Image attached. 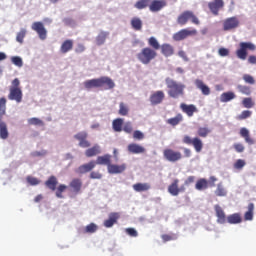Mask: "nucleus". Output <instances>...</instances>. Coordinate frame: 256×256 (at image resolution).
Listing matches in <instances>:
<instances>
[{
    "mask_svg": "<svg viewBox=\"0 0 256 256\" xmlns=\"http://www.w3.org/2000/svg\"><path fill=\"white\" fill-rule=\"evenodd\" d=\"M166 88H168V96L172 99H179L184 96L185 85L181 82H176L170 77L165 78Z\"/></svg>",
    "mask_w": 256,
    "mask_h": 256,
    "instance_id": "f03ea898",
    "label": "nucleus"
},
{
    "mask_svg": "<svg viewBox=\"0 0 256 256\" xmlns=\"http://www.w3.org/2000/svg\"><path fill=\"white\" fill-rule=\"evenodd\" d=\"M247 51H256V45L252 42H240L239 49L236 50V55L241 61L247 58Z\"/></svg>",
    "mask_w": 256,
    "mask_h": 256,
    "instance_id": "423d86ee",
    "label": "nucleus"
},
{
    "mask_svg": "<svg viewBox=\"0 0 256 256\" xmlns=\"http://www.w3.org/2000/svg\"><path fill=\"white\" fill-rule=\"evenodd\" d=\"M183 143L186 145H192L196 153H200L204 147L203 141H201L199 137L191 139L190 136H184Z\"/></svg>",
    "mask_w": 256,
    "mask_h": 256,
    "instance_id": "6e6552de",
    "label": "nucleus"
},
{
    "mask_svg": "<svg viewBox=\"0 0 256 256\" xmlns=\"http://www.w3.org/2000/svg\"><path fill=\"white\" fill-rule=\"evenodd\" d=\"M246 162L243 159H238L236 163H234L233 167L237 170H242L245 167Z\"/></svg>",
    "mask_w": 256,
    "mask_h": 256,
    "instance_id": "e2e57ef3",
    "label": "nucleus"
},
{
    "mask_svg": "<svg viewBox=\"0 0 256 256\" xmlns=\"http://www.w3.org/2000/svg\"><path fill=\"white\" fill-rule=\"evenodd\" d=\"M226 221H228V223L231 225L241 224L242 217L238 213H234V214L228 216V218H226Z\"/></svg>",
    "mask_w": 256,
    "mask_h": 256,
    "instance_id": "f704fd0d",
    "label": "nucleus"
},
{
    "mask_svg": "<svg viewBox=\"0 0 256 256\" xmlns=\"http://www.w3.org/2000/svg\"><path fill=\"white\" fill-rule=\"evenodd\" d=\"M163 157L169 162L175 163L182 159V154L181 152L175 151L174 149H164Z\"/></svg>",
    "mask_w": 256,
    "mask_h": 256,
    "instance_id": "1a4fd4ad",
    "label": "nucleus"
},
{
    "mask_svg": "<svg viewBox=\"0 0 256 256\" xmlns=\"http://www.w3.org/2000/svg\"><path fill=\"white\" fill-rule=\"evenodd\" d=\"M95 165L107 166L108 168L112 165V156L109 154H106L104 156H98V158H96Z\"/></svg>",
    "mask_w": 256,
    "mask_h": 256,
    "instance_id": "4be33fe9",
    "label": "nucleus"
},
{
    "mask_svg": "<svg viewBox=\"0 0 256 256\" xmlns=\"http://www.w3.org/2000/svg\"><path fill=\"white\" fill-rule=\"evenodd\" d=\"M125 233L133 238L138 237V232L135 228H125Z\"/></svg>",
    "mask_w": 256,
    "mask_h": 256,
    "instance_id": "680f3d73",
    "label": "nucleus"
},
{
    "mask_svg": "<svg viewBox=\"0 0 256 256\" xmlns=\"http://www.w3.org/2000/svg\"><path fill=\"white\" fill-rule=\"evenodd\" d=\"M218 54L221 57H227L229 55V50L226 48H221L220 50H218Z\"/></svg>",
    "mask_w": 256,
    "mask_h": 256,
    "instance_id": "774afa93",
    "label": "nucleus"
},
{
    "mask_svg": "<svg viewBox=\"0 0 256 256\" xmlns=\"http://www.w3.org/2000/svg\"><path fill=\"white\" fill-rule=\"evenodd\" d=\"M67 186L65 185V184H60L56 189H55V191H56V197L58 198V199H62L63 198V196H62V193L63 192H65L66 190H67Z\"/></svg>",
    "mask_w": 256,
    "mask_h": 256,
    "instance_id": "de8ad7c7",
    "label": "nucleus"
},
{
    "mask_svg": "<svg viewBox=\"0 0 256 256\" xmlns=\"http://www.w3.org/2000/svg\"><path fill=\"white\" fill-rule=\"evenodd\" d=\"M145 138L142 131L136 130L133 132V139L134 140H143Z\"/></svg>",
    "mask_w": 256,
    "mask_h": 256,
    "instance_id": "0e129e2a",
    "label": "nucleus"
},
{
    "mask_svg": "<svg viewBox=\"0 0 256 256\" xmlns=\"http://www.w3.org/2000/svg\"><path fill=\"white\" fill-rule=\"evenodd\" d=\"M208 8L210 10V13H212L214 16H218L219 12L225 8V1L213 0L211 2H208Z\"/></svg>",
    "mask_w": 256,
    "mask_h": 256,
    "instance_id": "f8f14e48",
    "label": "nucleus"
},
{
    "mask_svg": "<svg viewBox=\"0 0 256 256\" xmlns=\"http://www.w3.org/2000/svg\"><path fill=\"white\" fill-rule=\"evenodd\" d=\"M100 153H101L100 146L98 144H95L92 148L85 151V156L87 158H92L97 156Z\"/></svg>",
    "mask_w": 256,
    "mask_h": 256,
    "instance_id": "7c9ffc66",
    "label": "nucleus"
},
{
    "mask_svg": "<svg viewBox=\"0 0 256 256\" xmlns=\"http://www.w3.org/2000/svg\"><path fill=\"white\" fill-rule=\"evenodd\" d=\"M8 136L7 124L0 118V138L2 140H7Z\"/></svg>",
    "mask_w": 256,
    "mask_h": 256,
    "instance_id": "72a5a7b5",
    "label": "nucleus"
},
{
    "mask_svg": "<svg viewBox=\"0 0 256 256\" xmlns=\"http://www.w3.org/2000/svg\"><path fill=\"white\" fill-rule=\"evenodd\" d=\"M148 45L149 47H152L151 49H153L154 51H157L161 48L157 38H155L154 36L148 39Z\"/></svg>",
    "mask_w": 256,
    "mask_h": 256,
    "instance_id": "79ce46f5",
    "label": "nucleus"
},
{
    "mask_svg": "<svg viewBox=\"0 0 256 256\" xmlns=\"http://www.w3.org/2000/svg\"><path fill=\"white\" fill-rule=\"evenodd\" d=\"M239 20L237 18V16H232L229 18H226L223 21V31L228 32V31H232L235 30L236 28L239 27Z\"/></svg>",
    "mask_w": 256,
    "mask_h": 256,
    "instance_id": "9d476101",
    "label": "nucleus"
},
{
    "mask_svg": "<svg viewBox=\"0 0 256 256\" xmlns=\"http://www.w3.org/2000/svg\"><path fill=\"white\" fill-rule=\"evenodd\" d=\"M215 195L217 197H226L227 196V190L226 188L223 186L222 182L217 184V188L215 190Z\"/></svg>",
    "mask_w": 256,
    "mask_h": 256,
    "instance_id": "e433bc0d",
    "label": "nucleus"
},
{
    "mask_svg": "<svg viewBox=\"0 0 256 256\" xmlns=\"http://www.w3.org/2000/svg\"><path fill=\"white\" fill-rule=\"evenodd\" d=\"M195 87L198 88L199 90H201V93L204 96H208L209 94H211V89H209V87L203 82V80L200 79H196L194 81Z\"/></svg>",
    "mask_w": 256,
    "mask_h": 256,
    "instance_id": "5701e85b",
    "label": "nucleus"
},
{
    "mask_svg": "<svg viewBox=\"0 0 256 256\" xmlns=\"http://www.w3.org/2000/svg\"><path fill=\"white\" fill-rule=\"evenodd\" d=\"M27 35V30L25 29H20V31L17 33L16 35V41L19 43V44H23L24 42V38L25 36Z\"/></svg>",
    "mask_w": 256,
    "mask_h": 256,
    "instance_id": "09e8293b",
    "label": "nucleus"
},
{
    "mask_svg": "<svg viewBox=\"0 0 256 256\" xmlns=\"http://www.w3.org/2000/svg\"><path fill=\"white\" fill-rule=\"evenodd\" d=\"M131 27L134 31H142L143 22L139 17H133L131 19Z\"/></svg>",
    "mask_w": 256,
    "mask_h": 256,
    "instance_id": "2f4dec72",
    "label": "nucleus"
},
{
    "mask_svg": "<svg viewBox=\"0 0 256 256\" xmlns=\"http://www.w3.org/2000/svg\"><path fill=\"white\" fill-rule=\"evenodd\" d=\"M179 183H180V180L179 179H175L169 186H168V192L176 197V196H179V194L181 192H184L185 188L184 187H180L179 188Z\"/></svg>",
    "mask_w": 256,
    "mask_h": 256,
    "instance_id": "2eb2a0df",
    "label": "nucleus"
},
{
    "mask_svg": "<svg viewBox=\"0 0 256 256\" xmlns=\"http://www.w3.org/2000/svg\"><path fill=\"white\" fill-rule=\"evenodd\" d=\"M167 6V2L165 0H153L149 3V10L150 12H159L164 7Z\"/></svg>",
    "mask_w": 256,
    "mask_h": 256,
    "instance_id": "dca6fc26",
    "label": "nucleus"
},
{
    "mask_svg": "<svg viewBox=\"0 0 256 256\" xmlns=\"http://www.w3.org/2000/svg\"><path fill=\"white\" fill-rule=\"evenodd\" d=\"M151 0H139L134 4V8L138 10H144L147 7H150Z\"/></svg>",
    "mask_w": 256,
    "mask_h": 256,
    "instance_id": "ea45409f",
    "label": "nucleus"
},
{
    "mask_svg": "<svg viewBox=\"0 0 256 256\" xmlns=\"http://www.w3.org/2000/svg\"><path fill=\"white\" fill-rule=\"evenodd\" d=\"M74 139L80 141L86 140L88 139V133H86L85 131L83 132H79L76 135H74Z\"/></svg>",
    "mask_w": 256,
    "mask_h": 256,
    "instance_id": "13d9d810",
    "label": "nucleus"
},
{
    "mask_svg": "<svg viewBox=\"0 0 256 256\" xmlns=\"http://www.w3.org/2000/svg\"><path fill=\"white\" fill-rule=\"evenodd\" d=\"M74 47V42L73 40H65L64 42H62L60 51L63 54L69 53L71 50H73Z\"/></svg>",
    "mask_w": 256,
    "mask_h": 256,
    "instance_id": "cd10ccee",
    "label": "nucleus"
},
{
    "mask_svg": "<svg viewBox=\"0 0 256 256\" xmlns=\"http://www.w3.org/2000/svg\"><path fill=\"white\" fill-rule=\"evenodd\" d=\"M26 181L28 184H30L31 186H37L40 184V181L38 180V178L33 177V176H27L26 177Z\"/></svg>",
    "mask_w": 256,
    "mask_h": 256,
    "instance_id": "4d7b16f0",
    "label": "nucleus"
},
{
    "mask_svg": "<svg viewBox=\"0 0 256 256\" xmlns=\"http://www.w3.org/2000/svg\"><path fill=\"white\" fill-rule=\"evenodd\" d=\"M158 56L156 50H153L150 47H145L137 54V59L142 65H149L154 61Z\"/></svg>",
    "mask_w": 256,
    "mask_h": 256,
    "instance_id": "7ed1b4c3",
    "label": "nucleus"
},
{
    "mask_svg": "<svg viewBox=\"0 0 256 256\" xmlns=\"http://www.w3.org/2000/svg\"><path fill=\"white\" fill-rule=\"evenodd\" d=\"M197 30L196 29H183V30H179L177 33L174 34V36H172V39H174V41H184L185 39H187L189 36H195L197 35Z\"/></svg>",
    "mask_w": 256,
    "mask_h": 256,
    "instance_id": "9b49d317",
    "label": "nucleus"
},
{
    "mask_svg": "<svg viewBox=\"0 0 256 256\" xmlns=\"http://www.w3.org/2000/svg\"><path fill=\"white\" fill-rule=\"evenodd\" d=\"M69 187L72 188L73 192L79 193L82 189V180L79 178H73L69 184Z\"/></svg>",
    "mask_w": 256,
    "mask_h": 256,
    "instance_id": "c85d7f7f",
    "label": "nucleus"
},
{
    "mask_svg": "<svg viewBox=\"0 0 256 256\" xmlns=\"http://www.w3.org/2000/svg\"><path fill=\"white\" fill-rule=\"evenodd\" d=\"M233 148L237 153H243L245 150V147L242 143H234Z\"/></svg>",
    "mask_w": 256,
    "mask_h": 256,
    "instance_id": "69168bd1",
    "label": "nucleus"
},
{
    "mask_svg": "<svg viewBox=\"0 0 256 256\" xmlns=\"http://www.w3.org/2000/svg\"><path fill=\"white\" fill-rule=\"evenodd\" d=\"M84 87L86 90H91L93 88H104V90H111L115 87V83L111 78L102 76L100 78L86 80L84 82Z\"/></svg>",
    "mask_w": 256,
    "mask_h": 256,
    "instance_id": "f257e3e1",
    "label": "nucleus"
},
{
    "mask_svg": "<svg viewBox=\"0 0 256 256\" xmlns=\"http://www.w3.org/2000/svg\"><path fill=\"white\" fill-rule=\"evenodd\" d=\"M180 109L183 111V113H185L188 117H192L195 113L198 112V109L195 105L193 104H186V103H182L180 104Z\"/></svg>",
    "mask_w": 256,
    "mask_h": 256,
    "instance_id": "412c9836",
    "label": "nucleus"
},
{
    "mask_svg": "<svg viewBox=\"0 0 256 256\" xmlns=\"http://www.w3.org/2000/svg\"><path fill=\"white\" fill-rule=\"evenodd\" d=\"M59 182L56 176H50L45 182V186L52 192L57 189Z\"/></svg>",
    "mask_w": 256,
    "mask_h": 256,
    "instance_id": "393cba45",
    "label": "nucleus"
},
{
    "mask_svg": "<svg viewBox=\"0 0 256 256\" xmlns=\"http://www.w3.org/2000/svg\"><path fill=\"white\" fill-rule=\"evenodd\" d=\"M31 28L38 34L41 41H45L47 39V30L45 29L43 22H33Z\"/></svg>",
    "mask_w": 256,
    "mask_h": 256,
    "instance_id": "ddd939ff",
    "label": "nucleus"
},
{
    "mask_svg": "<svg viewBox=\"0 0 256 256\" xmlns=\"http://www.w3.org/2000/svg\"><path fill=\"white\" fill-rule=\"evenodd\" d=\"M161 239L163 240L164 243L176 240L177 237L174 234H164L161 236Z\"/></svg>",
    "mask_w": 256,
    "mask_h": 256,
    "instance_id": "052dcab7",
    "label": "nucleus"
},
{
    "mask_svg": "<svg viewBox=\"0 0 256 256\" xmlns=\"http://www.w3.org/2000/svg\"><path fill=\"white\" fill-rule=\"evenodd\" d=\"M151 189V185L149 183H136L133 184V190L137 193H142L149 191Z\"/></svg>",
    "mask_w": 256,
    "mask_h": 256,
    "instance_id": "c756f323",
    "label": "nucleus"
},
{
    "mask_svg": "<svg viewBox=\"0 0 256 256\" xmlns=\"http://www.w3.org/2000/svg\"><path fill=\"white\" fill-rule=\"evenodd\" d=\"M6 104L7 100L5 97L0 98V119H3L6 114Z\"/></svg>",
    "mask_w": 256,
    "mask_h": 256,
    "instance_id": "a18cd8bd",
    "label": "nucleus"
},
{
    "mask_svg": "<svg viewBox=\"0 0 256 256\" xmlns=\"http://www.w3.org/2000/svg\"><path fill=\"white\" fill-rule=\"evenodd\" d=\"M247 209L248 210H247V212L244 215V219L246 221H251V220H253L254 204L253 203H249Z\"/></svg>",
    "mask_w": 256,
    "mask_h": 256,
    "instance_id": "a19ab883",
    "label": "nucleus"
},
{
    "mask_svg": "<svg viewBox=\"0 0 256 256\" xmlns=\"http://www.w3.org/2000/svg\"><path fill=\"white\" fill-rule=\"evenodd\" d=\"M236 98V95L234 92H224L222 95H221V102L222 103H226V102H229L231 100H234Z\"/></svg>",
    "mask_w": 256,
    "mask_h": 256,
    "instance_id": "58836bf2",
    "label": "nucleus"
},
{
    "mask_svg": "<svg viewBox=\"0 0 256 256\" xmlns=\"http://www.w3.org/2000/svg\"><path fill=\"white\" fill-rule=\"evenodd\" d=\"M237 90L239 93L244 94L246 96H250L252 93L251 87L246 86V85H241V84L238 85Z\"/></svg>",
    "mask_w": 256,
    "mask_h": 256,
    "instance_id": "37998d69",
    "label": "nucleus"
},
{
    "mask_svg": "<svg viewBox=\"0 0 256 256\" xmlns=\"http://www.w3.org/2000/svg\"><path fill=\"white\" fill-rule=\"evenodd\" d=\"M9 100H15L17 103H21L23 99V93L20 88V80L15 78L12 81V86L10 87V93L8 95Z\"/></svg>",
    "mask_w": 256,
    "mask_h": 256,
    "instance_id": "39448f33",
    "label": "nucleus"
},
{
    "mask_svg": "<svg viewBox=\"0 0 256 256\" xmlns=\"http://www.w3.org/2000/svg\"><path fill=\"white\" fill-rule=\"evenodd\" d=\"M96 167V161H91L89 163H85L83 165H80L76 169L77 174H85V173H90L93 169Z\"/></svg>",
    "mask_w": 256,
    "mask_h": 256,
    "instance_id": "f3484780",
    "label": "nucleus"
},
{
    "mask_svg": "<svg viewBox=\"0 0 256 256\" xmlns=\"http://www.w3.org/2000/svg\"><path fill=\"white\" fill-rule=\"evenodd\" d=\"M127 169V164L123 163L120 165L117 164H111L107 167L108 173L110 174H121Z\"/></svg>",
    "mask_w": 256,
    "mask_h": 256,
    "instance_id": "a211bd4d",
    "label": "nucleus"
},
{
    "mask_svg": "<svg viewBox=\"0 0 256 256\" xmlns=\"http://www.w3.org/2000/svg\"><path fill=\"white\" fill-rule=\"evenodd\" d=\"M210 133H211V130L206 127H200L197 131V134L200 138H206Z\"/></svg>",
    "mask_w": 256,
    "mask_h": 256,
    "instance_id": "8fccbe9b",
    "label": "nucleus"
},
{
    "mask_svg": "<svg viewBox=\"0 0 256 256\" xmlns=\"http://www.w3.org/2000/svg\"><path fill=\"white\" fill-rule=\"evenodd\" d=\"M122 131L126 132L127 134H132L134 131L133 124L131 122H126Z\"/></svg>",
    "mask_w": 256,
    "mask_h": 256,
    "instance_id": "bf43d9fd",
    "label": "nucleus"
},
{
    "mask_svg": "<svg viewBox=\"0 0 256 256\" xmlns=\"http://www.w3.org/2000/svg\"><path fill=\"white\" fill-rule=\"evenodd\" d=\"M242 106H244L245 108H248V109L254 107V102H253L252 98L251 97L244 98V100H242Z\"/></svg>",
    "mask_w": 256,
    "mask_h": 256,
    "instance_id": "603ef678",
    "label": "nucleus"
},
{
    "mask_svg": "<svg viewBox=\"0 0 256 256\" xmlns=\"http://www.w3.org/2000/svg\"><path fill=\"white\" fill-rule=\"evenodd\" d=\"M119 115L121 116H127L129 113V108L124 102L119 103Z\"/></svg>",
    "mask_w": 256,
    "mask_h": 256,
    "instance_id": "49530a36",
    "label": "nucleus"
},
{
    "mask_svg": "<svg viewBox=\"0 0 256 256\" xmlns=\"http://www.w3.org/2000/svg\"><path fill=\"white\" fill-rule=\"evenodd\" d=\"M209 180L210 182L208 183L205 178H200L195 183V189L198 191H204L208 187H215V182L218 181V179L215 176H210Z\"/></svg>",
    "mask_w": 256,
    "mask_h": 256,
    "instance_id": "0eeeda50",
    "label": "nucleus"
},
{
    "mask_svg": "<svg viewBox=\"0 0 256 256\" xmlns=\"http://www.w3.org/2000/svg\"><path fill=\"white\" fill-rule=\"evenodd\" d=\"M214 209L217 217V223L221 225L226 224L227 216L225 211L219 205H215Z\"/></svg>",
    "mask_w": 256,
    "mask_h": 256,
    "instance_id": "6ab92c4d",
    "label": "nucleus"
},
{
    "mask_svg": "<svg viewBox=\"0 0 256 256\" xmlns=\"http://www.w3.org/2000/svg\"><path fill=\"white\" fill-rule=\"evenodd\" d=\"M240 136L241 138H244L245 142L248 144V145H254V140L252 139V137L250 136V131L249 129H246V128H241L240 129Z\"/></svg>",
    "mask_w": 256,
    "mask_h": 256,
    "instance_id": "a878e982",
    "label": "nucleus"
},
{
    "mask_svg": "<svg viewBox=\"0 0 256 256\" xmlns=\"http://www.w3.org/2000/svg\"><path fill=\"white\" fill-rule=\"evenodd\" d=\"M127 151L132 154H143L146 152V149L137 143H130L129 146H127Z\"/></svg>",
    "mask_w": 256,
    "mask_h": 256,
    "instance_id": "b1692460",
    "label": "nucleus"
},
{
    "mask_svg": "<svg viewBox=\"0 0 256 256\" xmlns=\"http://www.w3.org/2000/svg\"><path fill=\"white\" fill-rule=\"evenodd\" d=\"M160 48H161V53L163 54V56H165V57L173 56L174 48L172 45H170L168 43H164L160 46Z\"/></svg>",
    "mask_w": 256,
    "mask_h": 256,
    "instance_id": "bb28decb",
    "label": "nucleus"
},
{
    "mask_svg": "<svg viewBox=\"0 0 256 256\" xmlns=\"http://www.w3.org/2000/svg\"><path fill=\"white\" fill-rule=\"evenodd\" d=\"M109 33L108 32H105V31H101L99 33L98 36H96V44H98V46H102L104 45L107 37H108Z\"/></svg>",
    "mask_w": 256,
    "mask_h": 256,
    "instance_id": "4c0bfd02",
    "label": "nucleus"
},
{
    "mask_svg": "<svg viewBox=\"0 0 256 256\" xmlns=\"http://www.w3.org/2000/svg\"><path fill=\"white\" fill-rule=\"evenodd\" d=\"M98 230V226L95 224V223H90L88 224L84 230H83V233L86 234H92V233H96Z\"/></svg>",
    "mask_w": 256,
    "mask_h": 256,
    "instance_id": "c03bdc74",
    "label": "nucleus"
},
{
    "mask_svg": "<svg viewBox=\"0 0 256 256\" xmlns=\"http://www.w3.org/2000/svg\"><path fill=\"white\" fill-rule=\"evenodd\" d=\"M119 219H120V213L112 212L109 214L108 219L103 222V225L106 228H111L117 223V220Z\"/></svg>",
    "mask_w": 256,
    "mask_h": 256,
    "instance_id": "aec40b11",
    "label": "nucleus"
},
{
    "mask_svg": "<svg viewBox=\"0 0 256 256\" xmlns=\"http://www.w3.org/2000/svg\"><path fill=\"white\" fill-rule=\"evenodd\" d=\"M163 100H165V92H163L162 90L155 91L149 97L150 104H152L153 106L160 105Z\"/></svg>",
    "mask_w": 256,
    "mask_h": 256,
    "instance_id": "4468645a",
    "label": "nucleus"
},
{
    "mask_svg": "<svg viewBox=\"0 0 256 256\" xmlns=\"http://www.w3.org/2000/svg\"><path fill=\"white\" fill-rule=\"evenodd\" d=\"M183 121L182 114H177L175 117L169 118L166 120V123L171 125L172 127L178 126Z\"/></svg>",
    "mask_w": 256,
    "mask_h": 256,
    "instance_id": "c9c22d12",
    "label": "nucleus"
},
{
    "mask_svg": "<svg viewBox=\"0 0 256 256\" xmlns=\"http://www.w3.org/2000/svg\"><path fill=\"white\" fill-rule=\"evenodd\" d=\"M28 124L32 126H44V122L36 117L28 119Z\"/></svg>",
    "mask_w": 256,
    "mask_h": 256,
    "instance_id": "3c124183",
    "label": "nucleus"
},
{
    "mask_svg": "<svg viewBox=\"0 0 256 256\" xmlns=\"http://www.w3.org/2000/svg\"><path fill=\"white\" fill-rule=\"evenodd\" d=\"M11 62L16 67H22L23 66V61H22V58L20 56H12L11 57Z\"/></svg>",
    "mask_w": 256,
    "mask_h": 256,
    "instance_id": "6e6d98bb",
    "label": "nucleus"
},
{
    "mask_svg": "<svg viewBox=\"0 0 256 256\" xmlns=\"http://www.w3.org/2000/svg\"><path fill=\"white\" fill-rule=\"evenodd\" d=\"M252 115V112L250 110H244L241 112L239 116H237V120H246L250 118Z\"/></svg>",
    "mask_w": 256,
    "mask_h": 256,
    "instance_id": "5fc2aeb1",
    "label": "nucleus"
},
{
    "mask_svg": "<svg viewBox=\"0 0 256 256\" xmlns=\"http://www.w3.org/2000/svg\"><path fill=\"white\" fill-rule=\"evenodd\" d=\"M103 175L99 171H92L90 174V179H102Z\"/></svg>",
    "mask_w": 256,
    "mask_h": 256,
    "instance_id": "338daca9",
    "label": "nucleus"
},
{
    "mask_svg": "<svg viewBox=\"0 0 256 256\" xmlns=\"http://www.w3.org/2000/svg\"><path fill=\"white\" fill-rule=\"evenodd\" d=\"M123 122L122 118H116L112 121V130L116 133H121L123 131Z\"/></svg>",
    "mask_w": 256,
    "mask_h": 256,
    "instance_id": "473e14b6",
    "label": "nucleus"
},
{
    "mask_svg": "<svg viewBox=\"0 0 256 256\" xmlns=\"http://www.w3.org/2000/svg\"><path fill=\"white\" fill-rule=\"evenodd\" d=\"M188 21H191L192 24L198 26L200 25L199 18L193 13L191 10H186L182 14H180L177 18V23L180 26L187 25Z\"/></svg>",
    "mask_w": 256,
    "mask_h": 256,
    "instance_id": "20e7f679",
    "label": "nucleus"
},
{
    "mask_svg": "<svg viewBox=\"0 0 256 256\" xmlns=\"http://www.w3.org/2000/svg\"><path fill=\"white\" fill-rule=\"evenodd\" d=\"M242 80H244L245 83L248 85L256 84V80L254 79V77L248 74H245L244 76H242Z\"/></svg>",
    "mask_w": 256,
    "mask_h": 256,
    "instance_id": "864d4df0",
    "label": "nucleus"
}]
</instances>
